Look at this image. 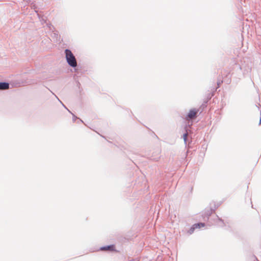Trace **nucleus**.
I'll return each mask as SVG.
<instances>
[{
    "mask_svg": "<svg viewBox=\"0 0 261 261\" xmlns=\"http://www.w3.org/2000/svg\"><path fill=\"white\" fill-rule=\"evenodd\" d=\"M199 110L196 109H193L190 110L187 119H192L196 117L197 114H198Z\"/></svg>",
    "mask_w": 261,
    "mask_h": 261,
    "instance_id": "f03ea898",
    "label": "nucleus"
},
{
    "mask_svg": "<svg viewBox=\"0 0 261 261\" xmlns=\"http://www.w3.org/2000/svg\"><path fill=\"white\" fill-rule=\"evenodd\" d=\"M259 125H261V119H260V120H259Z\"/></svg>",
    "mask_w": 261,
    "mask_h": 261,
    "instance_id": "1a4fd4ad",
    "label": "nucleus"
},
{
    "mask_svg": "<svg viewBox=\"0 0 261 261\" xmlns=\"http://www.w3.org/2000/svg\"><path fill=\"white\" fill-rule=\"evenodd\" d=\"M222 83V81H221V82H220L219 83H218V86L221 84V83Z\"/></svg>",
    "mask_w": 261,
    "mask_h": 261,
    "instance_id": "6e6552de",
    "label": "nucleus"
},
{
    "mask_svg": "<svg viewBox=\"0 0 261 261\" xmlns=\"http://www.w3.org/2000/svg\"><path fill=\"white\" fill-rule=\"evenodd\" d=\"M212 213V210H211V212L209 213V215H211Z\"/></svg>",
    "mask_w": 261,
    "mask_h": 261,
    "instance_id": "9d476101",
    "label": "nucleus"
},
{
    "mask_svg": "<svg viewBox=\"0 0 261 261\" xmlns=\"http://www.w3.org/2000/svg\"><path fill=\"white\" fill-rule=\"evenodd\" d=\"M114 249V246L113 245L108 246L101 248V249L103 250H113Z\"/></svg>",
    "mask_w": 261,
    "mask_h": 261,
    "instance_id": "39448f33",
    "label": "nucleus"
},
{
    "mask_svg": "<svg viewBox=\"0 0 261 261\" xmlns=\"http://www.w3.org/2000/svg\"><path fill=\"white\" fill-rule=\"evenodd\" d=\"M65 53L68 64L72 67H75L77 66V63L73 54L69 49H66Z\"/></svg>",
    "mask_w": 261,
    "mask_h": 261,
    "instance_id": "f257e3e1",
    "label": "nucleus"
},
{
    "mask_svg": "<svg viewBox=\"0 0 261 261\" xmlns=\"http://www.w3.org/2000/svg\"><path fill=\"white\" fill-rule=\"evenodd\" d=\"M187 136H188L187 133L185 134L183 136V138H184V141L185 142H186Z\"/></svg>",
    "mask_w": 261,
    "mask_h": 261,
    "instance_id": "0eeeda50",
    "label": "nucleus"
},
{
    "mask_svg": "<svg viewBox=\"0 0 261 261\" xmlns=\"http://www.w3.org/2000/svg\"><path fill=\"white\" fill-rule=\"evenodd\" d=\"M193 226H194V227L196 229L204 227L205 224L204 223H199L194 224L193 225Z\"/></svg>",
    "mask_w": 261,
    "mask_h": 261,
    "instance_id": "20e7f679",
    "label": "nucleus"
},
{
    "mask_svg": "<svg viewBox=\"0 0 261 261\" xmlns=\"http://www.w3.org/2000/svg\"><path fill=\"white\" fill-rule=\"evenodd\" d=\"M195 229H196V228L194 227V226L193 225L192 226V227L189 229V230H188V232L190 234H192L194 232V230Z\"/></svg>",
    "mask_w": 261,
    "mask_h": 261,
    "instance_id": "423d86ee",
    "label": "nucleus"
},
{
    "mask_svg": "<svg viewBox=\"0 0 261 261\" xmlns=\"http://www.w3.org/2000/svg\"><path fill=\"white\" fill-rule=\"evenodd\" d=\"M9 88V85L7 83H0V90H6Z\"/></svg>",
    "mask_w": 261,
    "mask_h": 261,
    "instance_id": "7ed1b4c3",
    "label": "nucleus"
}]
</instances>
